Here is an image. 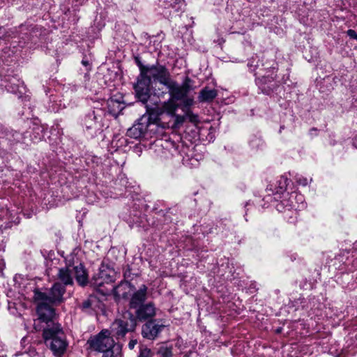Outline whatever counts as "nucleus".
Here are the masks:
<instances>
[{
	"instance_id": "1",
	"label": "nucleus",
	"mask_w": 357,
	"mask_h": 357,
	"mask_svg": "<svg viewBox=\"0 0 357 357\" xmlns=\"http://www.w3.org/2000/svg\"><path fill=\"white\" fill-rule=\"evenodd\" d=\"M43 337L54 356L61 357L64 354L68 344L59 324H54L52 328H44Z\"/></svg>"
},
{
	"instance_id": "2",
	"label": "nucleus",
	"mask_w": 357,
	"mask_h": 357,
	"mask_svg": "<svg viewBox=\"0 0 357 357\" xmlns=\"http://www.w3.org/2000/svg\"><path fill=\"white\" fill-rule=\"evenodd\" d=\"M66 289L59 282H56L51 288L43 291L40 289L33 291V299L35 302H47L52 305H59L63 301V295Z\"/></svg>"
},
{
	"instance_id": "3",
	"label": "nucleus",
	"mask_w": 357,
	"mask_h": 357,
	"mask_svg": "<svg viewBox=\"0 0 357 357\" xmlns=\"http://www.w3.org/2000/svg\"><path fill=\"white\" fill-rule=\"evenodd\" d=\"M88 344L95 351L102 352L103 356L115 357L112 351L114 340L108 330H102L97 335L91 337L88 340Z\"/></svg>"
},
{
	"instance_id": "4",
	"label": "nucleus",
	"mask_w": 357,
	"mask_h": 357,
	"mask_svg": "<svg viewBox=\"0 0 357 357\" xmlns=\"http://www.w3.org/2000/svg\"><path fill=\"white\" fill-rule=\"evenodd\" d=\"M37 303L36 312L38 316L37 320L34 321L33 326L36 331H40L41 326L38 323H45L46 324L44 328H52L54 324V318L55 317V310L52 307V303L47 302H36Z\"/></svg>"
},
{
	"instance_id": "5",
	"label": "nucleus",
	"mask_w": 357,
	"mask_h": 357,
	"mask_svg": "<svg viewBox=\"0 0 357 357\" xmlns=\"http://www.w3.org/2000/svg\"><path fill=\"white\" fill-rule=\"evenodd\" d=\"M102 109H97L89 112L82 119V126L91 137H95L102 131Z\"/></svg>"
},
{
	"instance_id": "6",
	"label": "nucleus",
	"mask_w": 357,
	"mask_h": 357,
	"mask_svg": "<svg viewBox=\"0 0 357 357\" xmlns=\"http://www.w3.org/2000/svg\"><path fill=\"white\" fill-rule=\"evenodd\" d=\"M136 326V320L129 312H126L122 318L116 319L112 324L111 330L117 338L123 337L128 332L132 331Z\"/></svg>"
},
{
	"instance_id": "7",
	"label": "nucleus",
	"mask_w": 357,
	"mask_h": 357,
	"mask_svg": "<svg viewBox=\"0 0 357 357\" xmlns=\"http://www.w3.org/2000/svg\"><path fill=\"white\" fill-rule=\"evenodd\" d=\"M138 66L140 72L149 77L151 82L158 81L160 83L165 85L170 79L168 70L163 66H144L139 61Z\"/></svg>"
},
{
	"instance_id": "8",
	"label": "nucleus",
	"mask_w": 357,
	"mask_h": 357,
	"mask_svg": "<svg viewBox=\"0 0 357 357\" xmlns=\"http://www.w3.org/2000/svg\"><path fill=\"white\" fill-rule=\"evenodd\" d=\"M190 83L191 79L187 77L181 85L169 79L165 86L169 89L171 98L176 100H181L185 98L192 89Z\"/></svg>"
},
{
	"instance_id": "9",
	"label": "nucleus",
	"mask_w": 357,
	"mask_h": 357,
	"mask_svg": "<svg viewBox=\"0 0 357 357\" xmlns=\"http://www.w3.org/2000/svg\"><path fill=\"white\" fill-rule=\"evenodd\" d=\"M154 126L155 124L151 121V115L144 114L138 120L137 123L127 130V135L134 139L140 138L144 135L150 127Z\"/></svg>"
},
{
	"instance_id": "10",
	"label": "nucleus",
	"mask_w": 357,
	"mask_h": 357,
	"mask_svg": "<svg viewBox=\"0 0 357 357\" xmlns=\"http://www.w3.org/2000/svg\"><path fill=\"white\" fill-rule=\"evenodd\" d=\"M151 84L149 78L140 72L134 88L137 98L143 103H146L149 98Z\"/></svg>"
},
{
	"instance_id": "11",
	"label": "nucleus",
	"mask_w": 357,
	"mask_h": 357,
	"mask_svg": "<svg viewBox=\"0 0 357 357\" xmlns=\"http://www.w3.org/2000/svg\"><path fill=\"white\" fill-rule=\"evenodd\" d=\"M164 328L163 324H156L155 321H149L143 325L142 334L144 338L154 340Z\"/></svg>"
},
{
	"instance_id": "12",
	"label": "nucleus",
	"mask_w": 357,
	"mask_h": 357,
	"mask_svg": "<svg viewBox=\"0 0 357 357\" xmlns=\"http://www.w3.org/2000/svg\"><path fill=\"white\" fill-rule=\"evenodd\" d=\"M156 309L153 303L143 304L137 307L136 317L140 321H145L155 315Z\"/></svg>"
},
{
	"instance_id": "13",
	"label": "nucleus",
	"mask_w": 357,
	"mask_h": 357,
	"mask_svg": "<svg viewBox=\"0 0 357 357\" xmlns=\"http://www.w3.org/2000/svg\"><path fill=\"white\" fill-rule=\"evenodd\" d=\"M147 287L145 284H142L139 289L134 292L130 301V307L136 309L143 305L146 299Z\"/></svg>"
},
{
	"instance_id": "14",
	"label": "nucleus",
	"mask_w": 357,
	"mask_h": 357,
	"mask_svg": "<svg viewBox=\"0 0 357 357\" xmlns=\"http://www.w3.org/2000/svg\"><path fill=\"white\" fill-rule=\"evenodd\" d=\"M289 179L287 176L282 175L275 181V183L270 184L267 190L271 191L273 194H283L287 192L286 190L289 184Z\"/></svg>"
},
{
	"instance_id": "15",
	"label": "nucleus",
	"mask_w": 357,
	"mask_h": 357,
	"mask_svg": "<svg viewBox=\"0 0 357 357\" xmlns=\"http://www.w3.org/2000/svg\"><path fill=\"white\" fill-rule=\"evenodd\" d=\"M72 270L69 268H61L59 269L56 274L58 281L66 288L67 286L73 285L74 283L73 278L72 276Z\"/></svg>"
},
{
	"instance_id": "16",
	"label": "nucleus",
	"mask_w": 357,
	"mask_h": 357,
	"mask_svg": "<svg viewBox=\"0 0 357 357\" xmlns=\"http://www.w3.org/2000/svg\"><path fill=\"white\" fill-rule=\"evenodd\" d=\"M74 271L75 278L79 285L85 287L89 282L88 273L84 265L79 264L75 266L74 268L71 269Z\"/></svg>"
},
{
	"instance_id": "17",
	"label": "nucleus",
	"mask_w": 357,
	"mask_h": 357,
	"mask_svg": "<svg viewBox=\"0 0 357 357\" xmlns=\"http://www.w3.org/2000/svg\"><path fill=\"white\" fill-rule=\"evenodd\" d=\"M282 195V199L275 205L276 209L282 213H292V208H294V204L289 203V199H291L289 198V197H291V192H285Z\"/></svg>"
},
{
	"instance_id": "18",
	"label": "nucleus",
	"mask_w": 357,
	"mask_h": 357,
	"mask_svg": "<svg viewBox=\"0 0 357 357\" xmlns=\"http://www.w3.org/2000/svg\"><path fill=\"white\" fill-rule=\"evenodd\" d=\"M154 147L156 156L162 161L172 158V153L167 147L164 146L161 141L156 142Z\"/></svg>"
},
{
	"instance_id": "19",
	"label": "nucleus",
	"mask_w": 357,
	"mask_h": 357,
	"mask_svg": "<svg viewBox=\"0 0 357 357\" xmlns=\"http://www.w3.org/2000/svg\"><path fill=\"white\" fill-rule=\"evenodd\" d=\"M217 95L218 93L215 89H209L206 86L199 92L198 99L201 102H211L215 98Z\"/></svg>"
},
{
	"instance_id": "20",
	"label": "nucleus",
	"mask_w": 357,
	"mask_h": 357,
	"mask_svg": "<svg viewBox=\"0 0 357 357\" xmlns=\"http://www.w3.org/2000/svg\"><path fill=\"white\" fill-rule=\"evenodd\" d=\"M28 134L29 135V137H31V140L33 143H36L37 142L40 141L43 138V137H44V135H43V128L41 126H35L32 128V131L31 132H26L24 134L25 137H26V135Z\"/></svg>"
},
{
	"instance_id": "21",
	"label": "nucleus",
	"mask_w": 357,
	"mask_h": 357,
	"mask_svg": "<svg viewBox=\"0 0 357 357\" xmlns=\"http://www.w3.org/2000/svg\"><path fill=\"white\" fill-rule=\"evenodd\" d=\"M66 261V268H69V269L74 268L75 266L82 264L79 257H77V253L74 250L70 255H68L65 258Z\"/></svg>"
},
{
	"instance_id": "22",
	"label": "nucleus",
	"mask_w": 357,
	"mask_h": 357,
	"mask_svg": "<svg viewBox=\"0 0 357 357\" xmlns=\"http://www.w3.org/2000/svg\"><path fill=\"white\" fill-rule=\"evenodd\" d=\"M176 100L170 97V98L164 102L162 104V109L164 112H166L169 114H174L177 108L178 107V105L176 102Z\"/></svg>"
},
{
	"instance_id": "23",
	"label": "nucleus",
	"mask_w": 357,
	"mask_h": 357,
	"mask_svg": "<svg viewBox=\"0 0 357 357\" xmlns=\"http://www.w3.org/2000/svg\"><path fill=\"white\" fill-rule=\"evenodd\" d=\"M289 198H293L295 203L298 204V211L305 207V199L303 195L294 191L291 192V197H289Z\"/></svg>"
},
{
	"instance_id": "24",
	"label": "nucleus",
	"mask_w": 357,
	"mask_h": 357,
	"mask_svg": "<svg viewBox=\"0 0 357 357\" xmlns=\"http://www.w3.org/2000/svg\"><path fill=\"white\" fill-rule=\"evenodd\" d=\"M157 354L160 357H171L172 356V347H168L167 345H161L159 347Z\"/></svg>"
},
{
	"instance_id": "25",
	"label": "nucleus",
	"mask_w": 357,
	"mask_h": 357,
	"mask_svg": "<svg viewBox=\"0 0 357 357\" xmlns=\"http://www.w3.org/2000/svg\"><path fill=\"white\" fill-rule=\"evenodd\" d=\"M130 286V284L128 282H121L118 286L114 287V294L116 297H126V293L121 294V289H127Z\"/></svg>"
},
{
	"instance_id": "26",
	"label": "nucleus",
	"mask_w": 357,
	"mask_h": 357,
	"mask_svg": "<svg viewBox=\"0 0 357 357\" xmlns=\"http://www.w3.org/2000/svg\"><path fill=\"white\" fill-rule=\"evenodd\" d=\"M153 354L150 349L144 346L139 347V352L138 357H152Z\"/></svg>"
},
{
	"instance_id": "27",
	"label": "nucleus",
	"mask_w": 357,
	"mask_h": 357,
	"mask_svg": "<svg viewBox=\"0 0 357 357\" xmlns=\"http://www.w3.org/2000/svg\"><path fill=\"white\" fill-rule=\"evenodd\" d=\"M273 81V77H270V76H268V77L262 76L261 78H257L256 79V82L259 86H261L263 85V84H265L266 82H271Z\"/></svg>"
},
{
	"instance_id": "28",
	"label": "nucleus",
	"mask_w": 357,
	"mask_h": 357,
	"mask_svg": "<svg viewBox=\"0 0 357 357\" xmlns=\"http://www.w3.org/2000/svg\"><path fill=\"white\" fill-rule=\"evenodd\" d=\"M296 183L298 185L305 186L308 184V180L307 178L303 177L301 175H297L295 178Z\"/></svg>"
},
{
	"instance_id": "29",
	"label": "nucleus",
	"mask_w": 357,
	"mask_h": 357,
	"mask_svg": "<svg viewBox=\"0 0 357 357\" xmlns=\"http://www.w3.org/2000/svg\"><path fill=\"white\" fill-rule=\"evenodd\" d=\"M186 116L189 118L191 122L195 123L198 121V116L190 112L186 113Z\"/></svg>"
},
{
	"instance_id": "30",
	"label": "nucleus",
	"mask_w": 357,
	"mask_h": 357,
	"mask_svg": "<svg viewBox=\"0 0 357 357\" xmlns=\"http://www.w3.org/2000/svg\"><path fill=\"white\" fill-rule=\"evenodd\" d=\"M347 34L352 39L357 40V33L354 29H348Z\"/></svg>"
},
{
	"instance_id": "31",
	"label": "nucleus",
	"mask_w": 357,
	"mask_h": 357,
	"mask_svg": "<svg viewBox=\"0 0 357 357\" xmlns=\"http://www.w3.org/2000/svg\"><path fill=\"white\" fill-rule=\"evenodd\" d=\"M193 103V99L190 98H183V104L185 107H190Z\"/></svg>"
},
{
	"instance_id": "32",
	"label": "nucleus",
	"mask_w": 357,
	"mask_h": 357,
	"mask_svg": "<svg viewBox=\"0 0 357 357\" xmlns=\"http://www.w3.org/2000/svg\"><path fill=\"white\" fill-rule=\"evenodd\" d=\"M184 120H185V116H180V115L175 116V121H176V124L183 123Z\"/></svg>"
},
{
	"instance_id": "33",
	"label": "nucleus",
	"mask_w": 357,
	"mask_h": 357,
	"mask_svg": "<svg viewBox=\"0 0 357 357\" xmlns=\"http://www.w3.org/2000/svg\"><path fill=\"white\" fill-rule=\"evenodd\" d=\"M289 203L294 204V208H292V213H294V215H296V211H298V204H296V203H295L294 199H289Z\"/></svg>"
},
{
	"instance_id": "34",
	"label": "nucleus",
	"mask_w": 357,
	"mask_h": 357,
	"mask_svg": "<svg viewBox=\"0 0 357 357\" xmlns=\"http://www.w3.org/2000/svg\"><path fill=\"white\" fill-rule=\"evenodd\" d=\"M137 344V340H132L129 342L128 343V347L130 349H132Z\"/></svg>"
},
{
	"instance_id": "35",
	"label": "nucleus",
	"mask_w": 357,
	"mask_h": 357,
	"mask_svg": "<svg viewBox=\"0 0 357 357\" xmlns=\"http://www.w3.org/2000/svg\"><path fill=\"white\" fill-rule=\"evenodd\" d=\"M99 275H100V278H103V279H105L108 276V275L107 274V273L105 271H100Z\"/></svg>"
},
{
	"instance_id": "36",
	"label": "nucleus",
	"mask_w": 357,
	"mask_h": 357,
	"mask_svg": "<svg viewBox=\"0 0 357 357\" xmlns=\"http://www.w3.org/2000/svg\"><path fill=\"white\" fill-rule=\"evenodd\" d=\"M5 33V28L3 26H0V39L4 37Z\"/></svg>"
},
{
	"instance_id": "37",
	"label": "nucleus",
	"mask_w": 357,
	"mask_h": 357,
	"mask_svg": "<svg viewBox=\"0 0 357 357\" xmlns=\"http://www.w3.org/2000/svg\"><path fill=\"white\" fill-rule=\"evenodd\" d=\"M82 65H84L86 67H90V63L87 60L83 59L82 61Z\"/></svg>"
},
{
	"instance_id": "38",
	"label": "nucleus",
	"mask_w": 357,
	"mask_h": 357,
	"mask_svg": "<svg viewBox=\"0 0 357 357\" xmlns=\"http://www.w3.org/2000/svg\"><path fill=\"white\" fill-rule=\"evenodd\" d=\"M96 284L97 285L101 286V285H102V282H97Z\"/></svg>"
},
{
	"instance_id": "39",
	"label": "nucleus",
	"mask_w": 357,
	"mask_h": 357,
	"mask_svg": "<svg viewBox=\"0 0 357 357\" xmlns=\"http://www.w3.org/2000/svg\"><path fill=\"white\" fill-rule=\"evenodd\" d=\"M112 279L111 277H108L107 282H112Z\"/></svg>"
},
{
	"instance_id": "40",
	"label": "nucleus",
	"mask_w": 357,
	"mask_h": 357,
	"mask_svg": "<svg viewBox=\"0 0 357 357\" xmlns=\"http://www.w3.org/2000/svg\"><path fill=\"white\" fill-rule=\"evenodd\" d=\"M102 357H109V356H102Z\"/></svg>"
}]
</instances>
